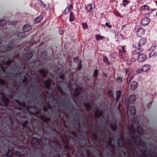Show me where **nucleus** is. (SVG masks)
Returning a JSON list of instances; mask_svg holds the SVG:
<instances>
[{
  "label": "nucleus",
  "instance_id": "f257e3e1",
  "mask_svg": "<svg viewBox=\"0 0 157 157\" xmlns=\"http://www.w3.org/2000/svg\"><path fill=\"white\" fill-rule=\"evenodd\" d=\"M130 132L131 133H132L134 132L135 136L137 137L136 138V137L134 136H133L132 137V140L134 143L136 145L138 144V140L139 139V137L140 135H142L144 133V131L141 127L139 126L137 128V131L136 132H134V128L132 127Z\"/></svg>",
  "mask_w": 157,
  "mask_h": 157
},
{
  "label": "nucleus",
  "instance_id": "f03ea898",
  "mask_svg": "<svg viewBox=\"0 0 157 157\" xmlns=\"http://www.w3.org/2000/svg\"><path fill=\"white\" fill-rule=\"evenodd\" d=\"M136 112V109L133 106L127 109L128 114V115H133L135 114Z\"/></svg>",
  "mask_w": 157,
  "mask_h": 157
},
{
  "label": "nucleus",
  "instance_id": "7ed1b4c3",
  "mask_svg": "<svg viewBox=\"0 0 157 157\" xmlns=\"http://www.w3.org/2000/svg\"><path fill=\"white\" fill-rule=\"evenodd\" d=\"M146 58L147 56L145 55L141 54L138 56L137 60L139 62H143L144 61Z\"/></svg>",
  "mask_w": 157,
  "mask_h": 157
},
{
  "label": "nucleus",
  "instance_id": "20e7f679",
  "mask_svg": "<svg viewBox=\"0 0 157 157\" xmlns=\"http://www.w3.org/2000/svg\"><path fill=\"white\" fill-rule=\"evenodd\" d=\"M146 42V40L144 38H141L140 39L138 43H136L135 44V47L142 46Z\"/></svg>",
  "mask_w": 157,
  "mask_h": 157
},
{
  "label": "nucleus",
  "instance_id": "39448f33",
  "mask_svg": "<svg viewBox=\"0 0 157 157\" xmlns=\"http://www.w3.org/2000/svg\"><path fill=\"white\" fill-rule=\"evenodd\" d=\"M150 69V65H145L142 67L141 70L142 72L144 73L148 71Z\"/></svg>",
  "mask_w": 157,
  "mask_h": 157
},
{
  "label": "nucleus",
  "instance_id": "423d86ee",
  "mask_svg": "<svg viewBox=\"0 0 157 157\" xmlns=\"http://www.w3.org/2000/svg\"><path fill=\"white\" fill-rule=\"evenodd\" d=\"M150 21V19L147 18H144L141 20L142 25L144 26L147 25Z\"/></svg>",
  "mask_w": 157,
  "mask_h": 157
},
{
  "label": "nucleus",
  "instance_id": "0eeeda50",
  "mask_svg": "<svg viewBox=\"0 0 157 157\" xmlns=\"http://www.w3.org/2000/svg\"><path fill=\"white\" fill-rule=\"evenodd\" d=\"M136 100L135 95L134 94L131 95L128 99L129 103L131 104H133L135 102Z\"/></svg>",
  "mask_w": 157,
  "mask_h": 157
},
{
  "label": "nucleus",
  "instance_id": "6e6552de",
  "mask_svg": "<svg viewBox=\"0 0 157 157\" xmlns=\"http://www.w3.org/2000/svg\"><path fill=\"white\" fill-rule=\"evenodd\" d=\"M137 83L135 81H133L131 83L130 88L131 90H134L137 88Z\"/></svg>",
  "mask_w": 157,
  "mask_h": 157
},
{
  "label": "nucleus",
  "instance_id": "1a4fd4ad",
  "mask_svg": "<svg viewBox=\"0 0 157 157\" xmlns=\"http://www.w3.org/2000/svg\"><path fill=\"white\" fill-rule=\"evenodd\" d=\"M94 3L89 4L88 5L86 6V10L87 12L91 11L92 9L94 8Z\"/></svg>",
  "mask_w": 157,
  "mask_h": 157
},
{
  "label": "nucleus",
  "instance_id": "9d476101",
  "mask_svg": "<svg viewBox=\"0 0 157 157\" xmlns=\"http://www.w3.org/2000/svg\"><path fill=\"white\" fill-rule=\"evenodd\" d=\"M32 143L38 145L42 143V141L40 139L38 140L35 138H33L31 140Z\"/></svg>",
  "mask_w": 157,
  "mask_h": 157
},
{
  "label": "nucleus",
  "instance_id": "9b49d317",
  "mask_svg": "<svg viewBox=\"0 0 157 157\" xmlns=\"http://www.w3.org/2000/svg\"><path fill=\"white\" fill-rule=\"evenodd\" d=\"M144 30L142 28H140L137 31V35L138 36L141 37L144 33Z\"/></svg>",
  "mask_w": 157,
  "mask_h": 157
},
{
  "label": "nucleus",
  "instance_id": "f8f14e48",
  "mask_svg": "<svg viewBox=\"0 0 157 157\" xmlns=\"http://www.w3.org/2000/svg\"><path fill=\"white\" fill-rule=\"evenodd\" d=\"M31 27L28 25H25L23 28V30L24 32H27L31 29Z\"/></svg>",
  "mask_w": 157,
  "mask_h": 157
},
{
  "label": "nucleus",
  "instance_id": "ddd939ff",
  "mask_svg": "<svg viewBox=\"0 0 157 157\" xmlns=\"http://www.w3.org/2000/svg\"><path fill=\"white\" fill-rule=\"evenodd\" d=\"M112 140L110 138H108L107 139V140H104V142H105L106 144H109L113 148V147L112 146Z\"/></svg>",
  "mask_w": 157,
  "mask_h": 157
},
{
  "label": "nucleus",
  "instance_id": "4468645a",
  "mask_svg": "<svg viewBox=\"0 0 157 157\" xmlns=\"http://www.w3.org/2000/svg\"><path fill=\"white\" fill-rule=\"evenodd\" d=\"M43 19V17L40 16L36 17L35 20V22L36 23H38L40 22Z\"/></svg>",
  "mask_w": 157,
  "mask_h": 157
},
{
  "label": "nucleus",
  "instance_id": "2eb2a0df",
  "mask_svg": "<svg viewBox=\"0 0 157 157\" xmlns=\"http://www.w3.org/2000/svg\"><path fill=\"white\" fill-rule=\"evenodd\" d=\"M141 10L142 11H144L145 10H149V8L148 6L147 5H145L141 7Z\"/></svg>",
  "mask_w": 157,
  "mask_h": 157
},
{
  "label": "nucleus",
  "instance_id": "dca6fc26",
  "mask_svg": "<svg viewBox=\"0 0 157 157\" xmlns=\"http://www.w3.org/2000/svg\"><path fill=\"white\" fill-rule=\"evenodd\" d=\"M50 82L49 80L45 81L44 82L45 85L46 86V88L48 89H49L50 88Z\"/></svg>",
  "mask_w": 157,
  "mask_h": 157
},
{
  "label": "nucleus",
  "instance_id": "f3484780",
  "mask_svg": "<svg viewBox=\"0 0 157 157\" xmlns=\"http://www.w3.org/2000/svg\"><path fill=\"white\" fill-rule=\"evenodd\" d=\"M139 47L137 46L136 47L137 48V49L135 51L133 52V54L134 55H137L139 54L140 52H141V50H140V49L138 48Z\"/></svg>",
  "mask_w": 157,
  "mask_h": 157
},
{
  "label": "nucleus",
  "instance_id": "a211bd4d",
  "mask_svg": "<svg viewBox=\"0 0 157 157\" xmlns=\"http://www.w3.org/2000/svg\"><path fill=\"white\" fill-rule=\"evenodd\" d=\"M157 55V53L154 51H152L149 54V57H152L153 56H155Z\"/></svg>",
  "mask_w": 157,
  "mask_h": 157
},
{
  "label": "nucleus",
  "instance_id": "6ab92c4d",
  "mask_svg": "<svg viewBox=\"0 0 157 157\" xmlns=\"http://www.w3.org/2000/svg\"><path fill=\"white\" fill-rule=\"evenodd\" d=\"M110 127L113 131H115L116 130V125L115 123L111 124L110 125Z\"/></svg>",
  "mask_w": 157,
  "mask_h": 157
},
{
  "label": "nucleus",
  "instance_id": "aec40b11",
  "mask_svg": "<svg viewBox=\"0 0 157 157\" xmlns=\"http://www.w3.org/2000/svg\"><path fill=\"white\" fill-rule=\"evenodd\" d=\"M121 92L120 91H117L116 93V96H117V101H118L119 99L120 98V97L121 95Z\"/></svg>",
  "mask_w": 157,
  "mask_h": 157
},
{
  "label": "nucleus",
  "instance_id": "412c9836",
  "mask_svg": "<svg viewBox=\"0 0 157 157\" xmlns=\"http://www.w3.org/2000/svg\"><path fill=\"white\" fill-rule=\"evenodd\" d=\"M118 144L120 147H122L124 145V142L121 139H119L118 140Z\"/></svg>",
  "mask_w": 157,
  "mask_h": 157
},
{
  "label": "nucleus",
  "instance_id": "4be33fe9",
  "mask_svg": "<svg viewBox=\"0 0 157 157\" xmlns=\"http://www.w3.org/2000/svg\"><path fill=\"white\" fill-rule=\"evenodd\" d=\"M96 38L97 40H102L104 38V36H101L99 35H97L96 36Z\"/></svg>",
  "mask_w": 157,
  "mask_h": 157
},
{
  "label": "nucleus",
  "instance_id": "5701e85b",
  "mask_svg": "<svg viewBox=\"0 0 157 157\" xmlns=\"http://www.w3.org/2000/svg\"><path fill=\"white\" fill-rule=\"evenodd\" d=\"M132 78V76L130 75V73H129V74H128V76L127 78V82H130Z\"/></svg>",
  "mask_w": 157,
  "mask_h": 157
},
{
  "label": "nucleus",
  "instance_id": "b1692460",
  "mask_svg": "<svg viewBox=\"0 0 157 157\" xmlns=\"http://www.w3.org/2000/svg\"><path fill=\"white\" fill-rule=\"evenodd\" d=\"M6 24V21L4 20L0 21V25L1 26H4Z\"/></svg>",
  "mask_w": 157,
  "mask_h": 157
},
{
  "label": "nucleus",
  "instance_id": "393cba45",
  "mask_svg": "<svg viewBox=\"0 0 157 157\" xmlns=\"http://www.w3.org/2000/svg\"><path fill=\"white\" fill-rule=\"evenodd\" d=\"M98 75V71L96 70H95L94 72L93 77L95 78H96L97 77Z\"/></svg>",
  "mask_w": 157,
  "mask_h": 157
},
{
  "label": "nucleus",
  "instance_id": "a878e982",
  "mask_svg": "<svg viewBox=\"0 0 157 157\" xmlns=\"http://www.w3.org/2000/svg\"><path fill=\"white\" fill-rule=\"evenodd\" d=\"M139 143L140 144V145L142 146L144 148L146 146L145 144L144 143L143 141L142 140H140L139 139Z\"/></svg>",
  "mask_w": 157,
  "mask_h": 157
},
{
  "label": "nucleus",
  "instance_id": "bb28decb",
  "mask_svg": "<svg viewBox=\"0 0 157 157\" xmlns=\"http://www.w3.org/2000/svg\"><path fill=\"white\" fill-rule=\"evenodd\" d=\"M84 107H86V109L88 110H89L90 109V107L89 103H87L84 105Z\"/></svg>",
  "mask_w": 157,
  "mask_h": 157
},
{
  "label": "nucleus",
  "instance_id": "cd10ccee",
  "mask_svg": "<svg viewBox=\"0 0 157 157\" xmlns=\"http://www.w3.org/2000/svg\"><path fill=\"white\" fill-rule=\"evenodd\" d=\"M103 61L104 62L107 63L108 64V65H110V63L108 62V59L107 57L106 56H105L103 57Z\"/></svg>",
  "mask_w": 157,
  "mask_h": 157
},
{
  "label": "nucleus",
  "instance_id": "c85d7f7f",
  "mask_svg": "<svg viewBox=\"0 0 157 157\" xmlns=\"http://www.w3.org/2000/svg\"><path fill=\"white\" fill-rule=\"evenodd\" d=\"M117 81L118 83H121L122 82V78L120 77L117 78Z\"/></svg>",
  "mask_w": 157,
  "mask_h": 157
},
{
  "label": "nucleus",
  "instance_id": "c756f323",
  "mask_svg": "<svg viewBox=\"0 0 157 157\" xmlns=\"http://www.w3.org/2000/svg\"><path fill=\"white\" fill-rule=\"evenodd\" d=\"M69 21H72L74 20V18L72 16V13L71 12L70 14Z\"/></svg>",
  "mask_w": 157,
  "mask_h": 157
},
{
  "label": "nucleus",
  "instance_id": "7c9ffc66",
  "mask_svg": "<svg viewBox=\"0 0 157 157\" xmlns=\"http://www.w3.org/2000/svg\"><path fill=\"white\" fill-rule=\"evenodd\" d=\"M17 35L19 37H22L24 36L25 35L24 33L18 32Z\"/></svg>",
  "mask_w": 157,
  "mask_h": 157
},
{
  "label": "nucleus",
  "instance_id": "2f4dec72",
  "mask_svg": "<svg viewBox=\"0 0 157 157\" xmlns=\"http://www.w3.org/2000/svg\"><path fill=\"white\" fill-rule=\"evenodd\" d=\"M82 25L83 26V29H86L87 28L88 26L86 24L82 23Z\"/></svg>",
  "mask_w": 157,
  "mask_h": 157
},
{
  "label": "nucleus",
  "instance_id": "473e14b6",
  "mask_svg": "<svg viewBox=\"0 0 157 157\" xmlns=\"http://www.w3.org/2000/svg\"><path fill=\"white\" fill-rule=\"evenodd\" d=\"M105 25L107 27L109 28H111L112 27V25H110L109 23L108 22L106 23Z\"/></svg>",
  "mask_w": 157,
  "mask_h": 157
},
{
  "label": "nucleus",
  "instance_id": "72a5a7b5",
  "mask_svg": "<svg viewBox=\"0 0 157 157\" xmlns=\"http://www.w3.org/2000/svg\"><path fill=\"white\" fill-rule=\"evenodd\" d=\"M70 11L69 9L67 7L66 8L64 11V13L66 14Z\"/></svg>",
  "mask_w": 157,
  "mask_h": 157
},
{
  "label": "nucleus",
  "instance_id": "f704fd0d",
  "mask_svg": "<svg viewBox=\"0 0 157 157\" xmlns=\"http://www.w3.org/2000/svg\"><path fill=\"white\" fill-rule=\"evenodd\" d=\"M98 112H99L98 111H97V112H96V113H95V116L98 117H100V116H101V113H99V115H98Z\"/></svg>",
  "mask_w": 157,
  "mask_h": 157
},
{
  "label": "nucleus",
  "instance_id": "c9c22d12",
  "mask_svg": "<svg viewBox=\"0 0 157 157\" xmlns=\"http://www.w3.org/2000/svg\"><path fill=\"white\" fill-rule=\"evenodd\" d=\"M15 154L17 155H20L21 154V153L18 151H16L15 152Z\"/></svg>",
  "mask_w": 157,
  "mask_h": 157
},
{
  "label": "nucleus",
  "instance_id": "e433bc0d",
  "mask_svg": "<svg viewBox=\"0 0 157 157\" xmlns=\"http://www.w3.org/2000/svg\"><path fill=\"white\" fill-rule=\"evenodd\" d=\"M125 48H124V46H123L122 48V52L123 53H124L125 52Z\"/></svg>",
  "mask_w": 157,
  "mask_h": 157
},
{
  "label": "nucleus",
  "instance_id": "4c0bfd02",
  "mask_svg": "<svg viewBox=\"0 0 157 157\" xmlns=\"http://www.w3.org/2000/svg\"><path fill=\"white\" fill-rule=\"evenodd\" d=\"M69 9V10H70L72 8V6L71 5H70L68 7H67Z\"/></svg>",
  "mask_w": 157,
  "mask_h": 157
},
{
  "label": "nucleus",
  "instance_id": "58836bf2",
  "mask_svg": "<svg viewBox=\"0 0 157 157\" xmlns=\"http://www.w3.org/2000/svg\"><path fill=\"white\" fill-rule=\"evenodd\" d=\"M130 71V70L129 69H127L126 70V74H129L128 73L129 72V71Z\"/></svg>",
  "mask_w": 157,
  "mask_h": 157
},
{
  "label": "nucleus",
  "instance_id": "ea45409f",
  "mask_svg": "<svg viewBox=\"0 0 157 157\" xmlns=\"http://www.w3.org/2000/svg\"><path fill=\"white\" fill-rule=\"evenodd\" d=\"M141 157H147V156L145 154H143V153H142Z\"/></svg>",
  "mask_w": 157,
  "mask_h": 157
},
{
  "label": "nucleus",
  "instance_id": "a19ab883",
  "mask_svg": "<svg viewBox=\"0 0 157 157\" xmlns=\"http://www.w3.org/2000/svg\"><path fill=\"white\" fill-rule=\"evenodd\" d=\"M129 148L131 149H132V146L131 145L129 144Z\"/></svg>",
  "mask_w": 157,
  "mask_h": 157
},
{
  "label": "nucleus",
  "instance_id": "79ce46f5",
  "mask_svg": "<svg viewBox=\"0 0 157 157\" xmlns=\"http://www.w3.org/2000/svg\"><path fill=\"white\" fill-rule=\"evenodd\" d=\"M128 0H124L123 1V3L127 2Z\"/></svg>",
  "mask_w": 157,
  "mask_h": 157
},
{
  "label": "nucleus",
  "instance_id": "37998d69",
  "mask_svg": "<svg viewBox=\"0 0 157 157\" xmlns=\"http://www.w3.org/2000/svg\"><path fill=\"white\" fill-rule=\"evenodd\" d=\"M145 154L147 153V154H148L149 155H151V154H150V153L149 152L148 153V152H147V151H145Z\"/></svg>",
  "mask_w": 157,
  "mask_h": 157
},
{
  "label": "nucleus",
  "instance_id": "c03bdc74",
  "mask_svg": "<svg viewBox=\"0 0 157 157\" xmlns=\"http://www.w3.org/2000/svg\"><path fill=\"white\" fill-rule=\"evenodd\" d=\"M9 24H10V25H14V23H10V22H9Z\"/></svg>",
  "mask_w": 157,
  "mask_h": 157
},
{
  "label": "nucleus",
  "instance_id": "a18cd8bd",
  "mask_svg": "<svg viewBox=\"0 0 157 157\" xmlns=\"http://www.w3.org/2000/svg\"><path fill=\"white\" fill-rule=\"evenodd\" d=\"M5 100H6V102H8V99L7 98H5Z\"/></svg>",
  "mask_w": 157,
  "mask_h": 157
},
{
  "label": "nucleus",
  "instance_id": "49530a36",
  "mask_svg": "<svg viewBox=\"0 0 157 157\" xmlns=\"http://www.w3.org/2000/svg\"><path fill=\"white\" fill-rule=\"evenodd\" d=\"M155 3L157 5V1H155Z\"/></svg>",
  "mask_w": 157,
  "mask_h": 157
},
{
  "label": "nucleus",
  "instance_id": "de8ad7c7",
  "mask_svg": "<svg viewBox=\"0 0 157 157\" xmlns=\"http://www.w3.org/2000/svg\"><path fill=\"white\" fill-rule=\"evenodd\" d=\"M15 101L17 103L19 104L18 102H17V101H16V100H15Z\"/></svg>",
  "mask_w": 157,
  "mask_h": 157
},
{
  "label": "nucleus",
  "instance_id": "09e8293b",
  "mask_svg": "<svg viewBox=\"0 0 157 157\" xmlns=\"http://www.w3.org/2000/svg\"><path fill=\"white\" fill-rule=\"evenodd\" d=\"M42 74V75H43V76H45L44 75H43Z\"/></svg>",
  "mask_w": 157,
  "mask_h": 157
},
{
  "label": "nucleus",
  "instance_id": "8fccbe9b",
  "mask_svg": "<svg viewBox=\"0 0 157 157\" xmlns=\"http://www.w3.org/2000/svg\"><path fill=\"white\" fill-rule=\"evenodd\" d=\"M66 146V148H67V146L66 145V146Z\"/></svg>",
  "mask_w": 157,
  "mask_h": 157
},
{
  "label": "nucleus",
  "instance_id": "3c124183",
  "mask_svg": "<svg viewBox=\"0 0 157 157\" xmlns=\"http://www.w3.org/2000/svg\"><path fill=\"white\" fill-rule=\"evenodd\" d=\"M73 135H74L75 136H76L75 135V134H73Z\"/></svg>",
  "mask_w": 157,
  "mask_h": 157
},
{
  "label": "nucleus",
  "instance_id": "603ef678",
  "mask_svg": "<svg viewBox=\"0 0 157 157\" xmlns=\"http://www.w3.org/2000/svg\"><path fill=\"white\" fill-rule=\"evenodd\" d=\"M25 123H26V124H28V122L27 121V122Z\"/></svg>",
  "mask_w": 157,
  "mask_h": 157
},
{
  "label": "nucleus",
  "instance_id": "864d4df0",
  "mask_svg": "<svg viewBox=\"0 0 157 157\" xmlns=\"http://www.w3.org/2000/svg\"><path fill=\"white\" fill-rule=\"evenodd\" d=\"M77 89H76V90H75V91H76V92L77 91Z\"/></svg>",
  "mask_w": 157,
  "mask_h": 157
},
{
  "label": "nucleus",
  "instance_id": "5fc2aeb1",
  "mask_svg": "<svg viewBox=\"0 0 157 157\" xmlns=\"http://www.w3.org/2000/svg\"><path fill=\"white\" fill-rule=\"evenodd\" d=\"M45 4H44V7L45 6Z\"/></svg>",
  "mask_w": 157,
  "mask_h": 157
},
{
  "label": "nucleus",
  "instance_id": "6e6d98bb",
  "mask_svg": "<svg viewBox=\"0 0 157 157\" xmlns=\"http://www.w3.org/2000/svg\"><path fill=\"white\" fill-rule=\"evenodd\" d=\"M156 16H157V12H156Z\"/></svg>",
  "mask_w": 157,
  "mask_h": 157
},
{
  "label": "nucleus",
  "instance_id": "4d7b16f0",
  "mask_svg": "<svg viewBox=\"0 0 157 157\" xmlns=\"http://www.w3.org/2000/svg\"><path fill=\"white\" fill-rule=\"evenodd\" d=\"M7 156H9L7 154ZM10 155H9V156H10Z\"/></svg>",
  "mask_w": 157,
  "mask_h": 157
}]
</instances>
